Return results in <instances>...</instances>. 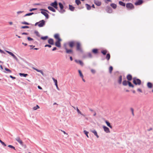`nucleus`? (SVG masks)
<instances>
[{"label": "nucleus", "mask_w": 153, "mask_h": 153, "mask_svg": "<svg viewBox=\"0 0 153 153\" xmlns=\"http://www.w3.org/2000/svg\"><path fill=\"white\" fill-rule=\"evenodd\" d=\"M110 58V55L109 53H108L106 54V59L108 60H109Z\"/></svg>", "instance_id": "obj_37"}, {"label": "nucleus", "mask_w": 153, "mask_h": 153, "mask_svg": "<svg viewBox=\"0 0 153 153\" xmlns=\"http://www.w3.org/2000/svg\"><path fill=\"white\" fill-rule=\"evenodd\" d=\"M37 9V8H32V9H30L29 10L31 12L34 10H36Z\"/></svg>", "instance_id": "obj_52"}, {"label": "nucleus", "mask_w": 153, "mask_h": 153, "mask_svg": "<svg viewBox=\"0 0 153 153\" xmlns=\"http://www.w3.org/2000/svg\"><path fill=\"white\" fill-rule=\"evenodd\" d=\"M41 13L45 16L46 19H48L49 18V16L48 14L45 11H42L41 12Z\"/></svg>", "instance_id": "obj_10"}, {"label": "nucleus", "mask_w": 153, "mask_h": 153, "mask_svg": "<svg viewBox=\"0 0 153 153\" xmlns=\"http://www.w3.org/2000/svg\"><path fill=\"white\" fill-rule=\"evenodd\" d=\"M122 75H120L119 76V79H118L117 82H118V83L119 84H120L122 83Z\"/></svg>", "instance_id": "obj_23"}, {"label": "nucleus", "mask_w": 153, "mask_h": 153, "mask_svg": "<svg viewBox=\"0 0 153 153\" xmlns=\"http://www.w3.org/2000/svg\"><path fill=\"white\" fill-rule=\"evenodd\" d=\"M19 74L20 76H21V77L23 76L25 77H26L28 75V74H27L22 73H19Z\"/></svg>", "instance_id": "obj_28"}, {"label": "nucleus", "mask_w": 153, "mask_h": 153, "mask_svg": "<svg viewBox=\"0 0 153 153\" xmlns=\"http://www.w3.org/2000/svg\"><path fill=\"white\" fill-rule=\"evenodd\" d=\"M78 73L79 74L80 77L81 78L84 77V76H83V74H82L81 71L79 70H78Z\"/></svg>", "instance_id": "obj_39"}, {"label": "nucleus", "mask_w": 153, "mask_h": 153, "mask_svg": "<svg viewBox=\"0 0 153 153\" xmlns=\"http://www.w3.org/2000/svg\"><path fill=\"white\" fill-rule=\"evenodd\" d=\"M8 147L10 148H11V149H14V150H16V149H15V147L13 146H12V145H8Z\"/></svg>", "instance_id": "obj_47"}, {"label": "nucleus", "mask_w": 153, "mask_h": 153, "mask_svg": "<svg viewBox=\"0 0 153 153\" xmlns=\"http://www.w3.org/2000/svg\"><path fill=\"white\" fill-rule=\"evenodd\" d=\"M105 122L108 126H109L111 124L107 120H105Z\"/></svg>", "instance_id": "obj_54"}, {"label": "nucleus", "mask_w": 153, "mask_h": 153, "mask_svg": "<svg viewBox=\"0 0 153 153\" xmlns=\"http://www.w3.org/2000/svg\"><path fill=\"white\" fill-rule=\"evenodd\" d=\"M107 51L106 50H102L101 51V53L103 55H105L106 54Z\"/></svg>", "instance_id": "obj_35"}, {"label": "nucleus", "mask_w": 153, "mask_h": 153, "mask_svg": "<svg viewBox=\"0 0 153 153\" xmlns=\"http://www.w3.org/2000/svg\"><path fill=\"white\" fill-rule=\"evenodd\" d=\"M34 14V13L33 12H31V13H27L26 14H25L24 16V17H25L26 16H30L33 14Z\"/></svg>", "instance_id": "obj_34"}, {"label": "nucleus", "mask_w": 153, "mask_h": 153, "mask_svg": "<svg viewBox=\"0 0 153 153\" xmlns=\"http://www.w3.org/2000/svg\"><path fill=\"white\" fill-rule=\"evenodd\" d=\"M59 7L60 8V10H59V11L61 13H63L65 11V10L64 9H63L64 6H63V5L61 2H59L58 4Z\"/></svg>", "instance_id": "obj_5"}, {"label": "nucleus", "mask_w": 153, "mask_h": 153, "mask_svg": "<svg viewBox=\"0 0 153 153\" xmlns=\"http://www.w3.org/2000/svg\"><path fill=\"white\" fill-rule=\"evenodd\" d=\"M76 110H77V111L78 114H81V112L80 111L79 109L78 108V107L77 108Z\"/></svg>", "instance_id": "obj_57"}, {"label": "nucleus", "mask_w": 153, "mask_h": 153, "mask_svg": "<svg viewBox=\"0 0 153 153\" xmlns=\"http://www.w3.org/2000/svg\"><path fill=\"white\" fill-rule=\"evenodd\" d=\"M94 3L95 5L98 6H100L102 4V2L100 1H99L97 0H94Z\"/></svg>", "instance_id": "obj_13"}, {"label": "nucleus", "mask_w": 153, "mask_h": 153, "mask_svg": "<svg viewBox=\"0 0 153 153\" xmlns=\"http://www.w3.org/2000/svg\"><path fill=\"white\" fill-rule=\"evenodd\" d=\"M34 32L37 36L39 37H40V35L37 31L35 30Z\"/></svg>", "instance_id": "obj_40"}, {"label": "nucleus", "mask_w": 153, "mask_h": 153, "mask_svg": "<svg viewBox=\"0 0 153 153\" xmlns=\"http://www.w3.org/2000/svg\"><path fill=\"white\" fill-rule=\"evenodd\" d=\"M48 8L49 10L53 12H55L56 11V10L52 7L49 6Z\"/></svg>", "instance_id": "obj_22"}, {"label": "nucleus", "mask_w": 153, "mask_h": 153, "mask_svg": "<svg viewBox=\"0 0 153 153\" xmlns=\"http://www.w3.org/2000/svg\"><path fill=\"white\" fill-rule=\"evenodd\" d=\"M75 61L77 63L81 65L82 66L83 65V62L80 60L77 59H75Z\"/></svg>", "instance_id": "obj_17"}, {"label": "nucleus", "mask_w": 153, "mask_h": 153, "mask_svg": "<svg viewBox=\"0 0 153 153\" xmlns=\"http://www.w3.org/2000/svg\"><path fill=\"white\" fill-rule=\"evenodd\" d=\"M106 10L107 12L108 13H111L113 11L112 9L109 6L107 7Z\"/></svg>", "instance_id": "obj_12"}, {"label": "nucleus", "mask_w": 153, "mask_h": 153, "mask_svg": "<svg viewBox=\"0 0 153 153\" xmlns=\"http://www.w3.org/2000/svg\"><path fill=\"white\" fill-rule=\"evenodd\" d=\"M126 7L128 10H131L134 8V6L133 4L130 3L126 4Z\"/></svg>", "instance_id": "obj_2"}, {"label": "nucleus", "mask_w": 153, "mask_h": 153, "mask_svg": "<svg viewBox=\"0 0 153 153\" xmlns=\"http://www.w3.org/2000/svg\"><path fill=\"white\" fill-rule=\"evenodd\" d=\"M133 82L135 85H140L141 84V81L139 79L134 77L133 79Z\"/></svg>", "instance_id": "obj_1"}, {"label": "nucleus", "mask_w": 153, "mask_h": 153, "mask_svg": "<svg viewBox=\"0 0 153 153\" xmlns=\"http://www.w3.org/2000/svg\"><path fill=\"white\" fill-rule=\"evenodd\" d=\"M54 38L57 40L61 39L59 37V35L58 34H56L54 36Z\"/></svg>", "instance_id": "obj_31"}, {"label": "nucleus", "mask_w": 153, "mask_h": 153, "mask_svg": "<svg viewBox=\"0 0 153 153\" xmlns=\"http://www.w3.org/2000/svg\"><path fill=\"white\" fill-rule=\"evenodd\" d=\"M23 12H24L23 11H18V12H17V13L18 14H19L23 13Z\"/></svg>", "instance_id": "obj_64"}, {"label": "nucleus", "mask_w": 153, "mask_h": 153, "mask_svg": "<svg viewBox=\"0 0 153 153\" xmlns=\"http://www.w3.org/2000/svg\"><path fill=\"white\" fill-rule=\"evenodd\" d=\"M65 49L66 50L65 52L68 54H72L73 53V51L72 49H68L66 48H65Z\"/></svg>", "instance_id": "obj_15"}, {"label": "nucleus", "mask_w": 153, "mask_h": 153, "mask_svg": "<svg viewBox=\"0 0 153 153\" xmlns=\"http://www.w3.org/2000/svg\"><path fill=\"white\" fill-rule=\"evenodd\" d=\"M129 81L128 80L127 81L126 80H123L122 83L123 85L124 86L127 85H128Z\"/></svg>", "instance_id": "obj_24"}, {"label": "nucleus", "mask_w": 153, "mask_h": 153, "mask_svg": "<svg viewBox=\"0 0 153 153\" xmlns=\"http://www.w3.org/2000/svg\"><path fill=\"white\" fill-rule=\"evenodd\" d=\"M113 69V67L112 66H110L109 68V72L110 73H112Z\"/></svg>", "instance_id": "obj_48"}, {"label": "nucleus", "mask_w": 153, "mask_h": 153, "mask_svg": "<svg viewBox=\"0 0 153 153\" xmlns=\"http://www.w3.org/2000/svg\"><path fill=\"white\" fill-rule=\"evenodd\" d=\"M56 5H58V3L56 0H55L54 2H52L50 4V5L53 7Z\"/></svg>", "instance_id": "obj_21"}, {"label": "nucleus", "mask_w": 153, "mask_h": 153, "mask_svg": "<svg viewBox=\"0 0 153 153\" xmlns=\"http://www.w3.org/2000/svg\"><path fill=\"white\" fill-rule=\"evenodd\" d=\"M143 0H138L134 3V4L136 6L140 5L143 4Z\"/></svg>", "instance_id": "obj_7"}, {"label": "nucleus", "mask_w": 153, "mask_h": 153, "mask_svg": "<svg viewBox=\"0 0 153 153\" xmlns=\"http://www.w3.org/2000/svg\"><path fill=\"white\" fill-rule=\"evenodd\" d=\"M126 78L128 81H130L132 79V76L130 74H128L126 76Z\"/></svg>", "instance_id": "obj_18"}, {"label": "nucleus", "mask_w": 153, "mask_h": 153, "mask_svg": "<svg viewBox=\"0 0 153 153\" xmlns=\"http://www.w3.org/2000/svg\"><path fill=\"white\" fill-rule=\"evenodd\" d=\"M27 39L28 40V41H31L33 40V38H31L29 36L27 37Z\"/></svg>", "instance_id": "obj_51"}, {"label": "nucleus", "mask_w": 153, "mask_h": 153, "mask_svg": "<svg viewBox=\"0 0 153 153\" xmlns=\"http://www.w3.org/2000/svg\"><path fill=\"white\" fill-rule=\"evenodd\" d=\"M39 106L38 105H36V106H34V107L33 108V109L34 110H36V109H37L38 108H39Z\"/></svg>", "instance_id": "obj_46"}, {"label": "nucleus", "mask_w": 153, "mask_h": 153, "mask_svg": "<svg viewBox=\"0 0 153 153\" xmlns=\"http://www.w3.org/2000/svg\"><path fill=\"white\" fill-rule=\"evenodd\" d=\"M98 49L97 48H94L92 50V52L95 54H97L98 53Z\"/></svg>", "instance_id": "obj_20"}, {"label": "nucleus", "mask_w": 153, "mask_h": 153, "mask_svg": "<svg viewBox=\"0 0 153 153\" xmlns=\"http://www.w3.org/2000/svg\"><path fill=\"white\" fill-rule=\"evenodd\" d=\"M22 35H27L28 34V33H27L25 32H23L22 33Z\"/></svg>", "instance_id": "obj_63"}, {"label": "nucleus", "mask_w": 153, "mask_h": 153, "mask_svg": "<svg viewBox=\"0 0 153 153\" xmlns=\"http://www.w3.org/2000/svg\"><path fill=\"white\" fill-rule=\"evenodd\" d=\"M29 46L30 47H31L30 48V50L33 49L34 48V47H35V46L34 45H29Z\"/></svg>", "instance_id": "obj_58"}, {"label": "nucleus", "mask_w": 153, "mask_h": 153, "mask_svg": "<svg viewBox=\"0 0 153 153\" xmlns=\"http://www.w3.org/2000/svg\"><path fill=\"white\" fill-rule=\"evenodd\" d=\"M119 4L121 6L125 7L126 5V4L122 1H120L119 2Z\"/></svg>", "instance_id": "obj_33"}, {"label": "nucleus", "mask_w": 153, "mask_h": 153, "mask_svg": "<svg viewBox=\"0 0 153 153\" xmlns=\"http://www.w3.org/2000/svg\"><path fill=\"white\" fill-rule=\"evenodd\" d=\"M128 85L129 87H131L132 88L134 87V85L130 81H129Z\"/></svg>", "instance_id": "obj_41"}, {"label": "nucleus", "mask_w": 153, "mask_h": 153, "mask_svg": "<svg viewBox=\"0 0 153 153\" xmlns=\"http://www.w3.org/2000/svg\"><path fill=\"white\" fill-rule=\"evenodd\" d=\"M6 51L10 55H11L15 59L16 61L18 60V59L17 57L16 56L13 54L12 52H10L9 51Z\"/></svg>", "instance_id": "obj_8"}, {"label": "nucleus", "mask_w": 153, "mask_h": 153, "mask_svg": "<svg viewBox=\"0 0 153 153\" xmlns=\"http://www.w3.org/2000/svg\"><path fill=\"white\" fill-rule=\"evenodd\" d=\"M83 132L84 133V134L86 135L87 137L88 138H89V136L88 135V134L89 133V132L88 131H87L86 130H84L83 131Z\"/></svg>", "instance_id": "obj_42"}, {"label": "nucleus", "mask_w": 153, "mask_h": 153, "mask_svg": "<svg viewBox=\"0 0 153 153\" xmlns=\"http://www.w3.org/2000/svg\"><path fill=\"white\" fill-rule=\"evenodd\" d=\"M88 57L90 58H91L93 57L92 55L91 54V52H88L87 53Z\"/></svg>", "instance_id": "obj_36"}, {"label": "nucleus", "mask_w": 153, "mask_h": 153, "mask_svg": "<svg viewBox=\"0 0 153 153\" xmlns=\"http://www.w3.org/2000/svg\"><path fill=\"white\" fill-rule=\"evenodd\" d=\"M69 9L71 11H74L75 7L73 6L72 5L69 4Z\"/></svg>", "instance_id": "obj_27"}, {"label": "nucleus", "mask_w": 153, "mask_h": 153, "mask_svg": "<svg viewBox=\"0 0 153 153\" xmlns=\"http://www.w3.org/2000/svg\"><path fill=\"white\" fill-rule=\"evenodd\" d=\"M33 69L36 71H37L43 75H44V73L42 70L34 68H33Z\"/></svg>", "instance_id": "obj_29"}, {"label": "nucleus", "mask_w": 153, "mask_h": 153, "mask_svg": "<svg viewBox=\"0 0 153 153\" xmlns=\"http://www.w3.org/2000/svg\"><path fill=\"white\" fill-rule=\"evenodd\" d=\"M10 77L12 78V79H16V77L13 76L12 75H10Z\"/></svg>", "instance_id": "obj_61"}, {"label": "nucleus", "mask_w": 153, "mask_h": 153, "mask_svg": "<svg viewBox=\"0 0 153 153\" xmlns=\"http://www.w3.org/2000/svg\"><path fill=\"white\" fill-rule=\"evenodd\" d=\"M75 3L77 5H79L81 3V2L80 0H75Z\"/></svg>", "instance_id": "obj_43"}, {"label": "nucleus", "mask_w": 153, "mask_h": 153, "mask_svg": "<svg viewBox=\"0 0 153 153\" xmlns=\"http://www.w3.org/2000/svg\"><path fill=\"white\" fill-rule=\"evenodd\" d=\"M0 143L1 144L4 146H6V145L5 143L4 142H3L0 139Z\"/></svg>", "instance_id": "obj_50"}, {"label": "nucleus", "mask_w": 153, "mask_h": 153, "mask_svg": "<svg viewBox=\"0 0 153 153\" xmlns=\"http://www.w3.org/2000/svg\"><path fill=\"white\" fill-rule=\"evenodd\" d=\"M15 139L22 146H24L25 148H26V146L23 144V142L21 140L20 138L19 137H17Z\"/></svg>", "instance_id": "obj_4"}, {"label": "nucleus", "mask_w": 153, "mask_h": 153, "mask_svg": "<svg viewBox=\"0 0 153 153\" xmlns=\"http://www.w3.org/2000/svg\"><path fill=\"white\" fill-rule=\"evenodd\" d=\"M21 24H25V25H30L31 24H30L29 23L26 22H25V21L22 22H21Z\"/></svg>", "instance_id": "obj_45"}, {"label": "nucleus", "mask_w": 153, "mask_h": 153, "mask_svg": "<svg viewBox=\"0 0 153 153\" xmlns=\"http://www.w3.org/2000/svg\"><path fill=\"white\" fill-rule=\"evenodd\" d=\"M147 85L148 88H152V83L150 82H149L147 83Z\"/></svg>", "instance_id": "obj_26"}, {"label": "nucleus", "mask_w": 153, "mask_h": 153, "mask_svg": "<svg viewBox=\"0 0 153 153\" xmlns=\"http://www.w3.org/2000/svg\"><path fill=\"white\" fill-rule=\"evenodd\" d=\"M5 70L6 71H4L3 72L6 73H11L12 72V71L11 70H10L9 69H8V68H4Z\"/></svg>", "instance_id": "obj_19"}, {"label": "nucleus", "mask_w": 153, "mask_h": 153, "mask_svg": "<svg viewBox=\"0 0 153 153\" xmlns=\"http://www.w3.org/2000/svg\"><path fill=\"white\" fill-rule=\"evenodd\" d=\"M45 25V21L44 20H42L39 22L38 26L39 27H42Z\"/></svg>", "instance_id": "obj_6"}, {"label": "nucleus", "mask_w": 153, "mask_h": 153, "mask_svg": "<svg viewBox=\"0 0 153 153\" xmlns=\"http://www.w3.org/2000/svg\"><path fill=\"white\" fill-rule=\"evenodd\" d=\"M45 47H48L49 48H51V45L50 44H46L45 45Z\"/></svg>", "instance_id": "obj_55"}, {"label": "nucleus", "mask_w": 153, "mask_h": 153, "mask_svg": "<svg viewBox=\"0 0 153 153\" xmlns=\"http://www.w3.org/2000/svg\"><path fill=\"white\" fill-rule=\"evenodd\" d=\"M104 131L106 133H109L110 132L109 128L107 127L103 126L102 127Z\"/></svg>", "instance_id": "obj_14"}, {"label": "nucleus", "mask_w": 153, "mask_h": 153, "mask_svg": "<svg viewBox=\"0 0 153 153\" xmlns=\"http://www.w3.org/2000/svg\"><path fill=\"white\" fill-rule=\"evenodd\" d=\"M0 53H4L5 54V52L1 49H0Z\"/></svg>", "instance_id": "obj_60"}, {"label": "nucleus", "mask_w": 153, "mask_h": 153, "mask_svg": "<svg viewBox=\"0 0 153 153\" xmlns=\"http://www.w3.org/2000/svg\"><path fill=\"white\" fill-rule=\"evenodd\" d=\"M85 6L86 7V9L88 10H90L91 9V6L88 4H85Z\"/></svg>", "instance_id": "obj_30"}, {"label": "nucleus", "mask_w": 153, "mask_h": 153, "mask_svg": "<svg viewBox=\"0 0 153 153\" xmlns=\"http://www.w3.org/2000/svg\"><path fill=\"white\" fill-rule=\"evenodd\" d=\"M110 6L114 9L117 8V5L116 4L114 3H112L110 4Z\"/></svg>", "instance_id": "obj_32"}, {"label": "nucleus", "mask_w": 153, "mask_h": 153, "mask_svg": "<svg viewBox=\"0 0 153 153\" xmlns=\"http://www.w3.org/2000/svg\"><path fill=\"white\" fill-rule=\"evenodd\" d=\"M76 50L77 51H79L81 53H82L83 51L81 47L80 44L79 42H76Z\"/></svg>", "instance_id": "obj_3"}, {"label": "nucleus", "mask_w": 153, "mask_h": 153, "mask_svg": "<svg viewBox=\"0 0 153 153\" xmlns=\"http://www.w3.org/2000/svg\"><path fill=\"white\" fill-rule=\"evenodd\" d=\"M53 80L54 83H55V85H57V81L56 79H55L53 77H52V78Z\"/></svg>", "instance_id": "obj_44"}, {"label": "nucleus", "mask_w": 153, "mask_h": 153, "mask_svg": "<svg viewBox=\"0 0 153 153\" xmlns=\"http://www.w3.org/2000/svg\"><path fill=\"white\" fill-rule=\"evenodd\" d=\"M62 41L61 39L57 40L55 43V45L58 48H60L61 46L60 42Z\"/></svg>", "instance_id": "obj_9"}, {"label": "nucleus", "mask_w": 153, "mask_h": 153, "mask_svg": "<svg viewBox=\"0 0 153 153\" xmlns=\"http://www.w3.org/2000/svg\"><path fill=\"white\" fill-rule=\"evenodd\" d=\"M29 28V27L27 26H22L21 27V28L22 29Z\"/></svg>", "instance_id": "obj_49"}, {"label": "nucleus", "mask_w": 153, "mask_h": 153, "mask_svg": "<svg viewBox=\"0 0 153 153\" xmlns=\"http://www.w3.org/2000/svg\"><path fill=\"white\" fill-rule=\"evenodd\" d=\"M42 10V11H45V12H46V13L47 12L48 13H50V12H49L47 10H45V9H40V10Z\"/></svg>", "instance_id": "obj_53"}, {"label": "nucleus", "mask_w": 153, "mask_h": 153, "mask_svg": "<svg viewBox=\"0 0 153 153\" xmlns=\"http://www.w3.org/2000/svg\"><path fill=\"white\" fill-rule=\"evenodd\" d=\"M48 43L51 45H54V42L53 39L52 38H50L48 41Z\"/></svg>", "instance_id": "obj_16"}, {"label": "nucleus", "mask_w": 153, "mask_h": 153, "mask_svg": "<svg viewBox=\"0 0 153 153\" xmlns=\"http://www.w3.org/2000/svg\"><path fill=\"white\" fill-rule=\"evenodd\" d=\"M83 58H88L87 54H84L83 56Z\"/></svg>", "instance_id": "obj_59"}, {"label": "nucleus", "mask_w": 153, "mask_h": 153, "mask_svg": "<svg viewBox=\"0 0 153 153\" xmlns=\"http://www.w3.org/2000/svg\"><path fill=\"white\" fill-rule=\"evenodd\" d=\"M91 131L94 134V135H95L97 138L99 137V136L98 135L97 132L96 130H94Z\"/></svg>", "instance_id": "obj_25"}, {"label": "nucleus", "mask_w": 153, "mask_h": 153, "mask_svg": "<svg viewBox=\"0 0 153 153\" xmlns=\"http://www.w3.org/2000/svg\"><path fill=\"white\" fill-rule=\"evenodd\" d=\"M137 91L141 93H142V90L139 88H138L137 89Z\"/></svg>", "instance_id": "obj_62"}, {"label": "nucleus", "mask_w": 153, "mask_h": 153, "mask_svg": "<svg viewBox=\"0 0 153 153\" xmlns=\"http://www.w3.org/2000/svg\"><path fill=\"white\" fill-rule=\"evenodd\" d=\"M48 36H42L41 37V39L44 40H46L48 38Z\"/></svg>", "instance_id": "obj_38"}, {"label": "nucleus", "mask_w": 153, "mask_h": 153, "mask_svg": "<svg viewBox=\"0 0 153 153\" xmlns=\"http://www.w3.org/2000/svg\"><path fill=\"white\" fill-rule=\"evenodd\" d=\"M91 73H93V74H94L96 73L95 70L93 69H91Z\"/></svg>", "instance_id": "obj_56"}, {"label": "nucleus", "mask_w": 153, "mask_h": 153, "mask_svg": "<svg viewBox=\"0 0 153 153\" xmlns=\"http://www.w3.org/2000/svg\"><path fill=\"white\" fill-rule=\"evenodd\" d=\"M75 43V42L74 41H70L68 42V44L69 46L72 48H73L74 46Z\"/></svg>", "instance_id": "obj_11"}]
</instances>
